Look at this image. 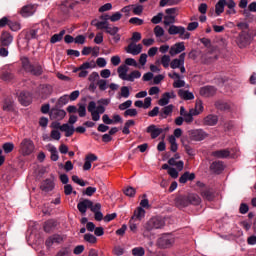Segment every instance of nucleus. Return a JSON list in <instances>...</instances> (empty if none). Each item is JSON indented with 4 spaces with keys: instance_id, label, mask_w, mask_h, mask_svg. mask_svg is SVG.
I'll use <instances>...</instances> for the list:
<instances>
[{
    "instance_id": "nucleus-1",
    "label": "nucleus",
    "mask_w": 256,
    "mask_h": 256,
    "mask_svg": "<svg viewBox=\"0 0 256 256\" xmlns=\"http://www.w3.org/2000/svg\"><path fill=\"white\" fill-rule=\"evenodd\" d=\"M203 111H205V107L203 106V101L201 100H196L195 107L189 109L188 112L185 109V106L180 107V115L182 117H185V123H187V125H191V123H193V121L195 120V118L193 117L201 115Z\"/></svg>"
},
{
    "instance_id": "nucleus-2",
    "label": "nucleus",
    "mask_w": 256,
    "mask_h": 256,
    "mask_svg": "<svg viewBox=\"0 0 256 256\" xmlns=\"http://www.w3.org/2000/svg\"><path fill=\"white\" fill-rule=\"evenodd\" d=\"M91 25L96 27V29L98 30L104 29L105 32L108 33V35H115L116 33H119V27H111V25H109V19H94L91 21Z\"/></svg>"
},
{
    "instance_id": "nucleus-3",
    "label": "nucleus",
    "mask_w": 256,
    "mask_h": 256,
    "mask_svg": "<svg viewBox=\"0 0 256 256\" xmlns=\"http://www.w3.org/2000/svg\"><path fill=\"white\" fill-rule=\"evenodd\" d=\"M19 153L22 157H29L35 153V143L29 138H24L19 145Z\"/></svg>"
},
{
    "instance_id": "nucleus-4",
    "label": "nucleus",
    "mask_w": 256,
    "mask_h": 256,
    "mask_svg": "<svg viewBox=\"0 0 256 256\" xmlns=\"http://www.w3.org/2000/svg\"><path fill=\"white\" fill-rule=\"evenodd\" d=\"M168 33L170 35H179L182 40L191 38V33H189L184 26H177L175 24L169 26Z\"/></svg>"
},
{
    "instance_id": "nucleus-5",
    "label": "nucleus",
    "mask_w": 256,
    "mask_h": 256,
    "mask_svg": "<svg viewBox=\"0 0 256 256\" xmlns=\"http://www.w3.org/2000/svg\"><path fill=\"white\" fill-rule=\"evenodd\" d=\"M88 112L91 113L94 121H99V119H101V115L105 113V107L103 105L97 106L95 101H91L88 104Z\"/></svg>"
},
{
    "instance_id": "nucleus-6",
    "label": "nucleus",
    "mask_w": 256,
    "mask_h": 256,
    "mask_svg": "<svg viewBox=\"0 0 256 256\" xmlns=\"http://www.w3.org/2000/svg\"><path fill=\"white\" fill-rule=\"evenodd\" d=\"M157 245L160 249H170L172 245H175V237L171 234H164L158 239Z\"/></svg>"
},
{
    "instance_id": "nucleus-7",
    "label": "nucleus",
    "mask_w": 256,
    "mask_h": 256,
    "mask_svg": "<svg viewBox=\"0 0 256 256\" xmlns=\"http://www.w3.org/2000/svg\"><path fill=\"white\" fill-rule=\"evenodd\" d=\"M162 227H165V221L160 217H153L144 225V229L146 231H153V229H162Z\"/></svg>"
},
{
    "instance_id": "nucleus-8",
    "label": "nucleus",
    "mask_w": 256,
    "mask_h": 256,
    "mask_svg": "<svg viewBox=\"0 0 256 256\" xmlns=\"http://www.w3.org/2000/svg\"><path fill=\"white\" fill-rule=\"evenodd\" d=\"M187 54L185 52L181 53L178 58L173 59L170 62L171 69H180L181 73H185V57Z\"/></svg>"
},
{
    "instance_id": "nucleus-9",
    "label": "nucleus",
    "mask_w": 256,
    "mask_h": 256,
    "mask_svg": "<svg viewBox=\"0 0 256 256\" xmlns=\"http://www.w3.org/2000/svg\"><path fill=\"white\" fill-rule=\"evenodd\" d=\"M236 43L240 49L247 47L251 43V34L247 31H242L237 37Z\"/></svg>"
},
{
    "instance_id": "nucleus-10",
    "label": "nucleus",
    "mask_w": 256,
    "mask_h": 256,
    "mask_svg": "<svg viewBox=\"0 0 256 256\" xmlns=\"http://www.w3.org/2000/svg\"><path fill=\"white\" fill-rule=\"evenodd\" d=\"M188 135L192 141H203V139H207L209 136L203 129L189 130Z\"/></svg>"
},
{
    "instance_id": "nucleus-11",
    "label": "nucleus",
    "mask_w": 256,
    "mask_h": 256,
    "mask_svg": "<svg viewBox=\"0 0 256 256\" xmlns=\"http://www.w3.org/2000/svg\"><path fill=\"white\" fill-rule=\"evenodd\" d=\"M95 67H97V65L94 61L84 62L82 65L79 66L80 72L78 73V77H80L81 79H85V77L89 75V71H87V69H95Z\"/></svg>"
},
{
    "instance_id": "nucleus-12",
    "label": "nucleus",
    "mask_w": 256,
    "mask_h": 256,
    "mask_svg": "<svg viewBox=\"0 0 256 256\" xmlns=\"http://www.w3.org/2000/svg\"><path fill=\"white\" fill-rule=\"evenodd\" d=\"M175 97H177V95H175V92H165L164 94H162L161 99L158 101V105H160V107H165L169 105V101H171V99H175Z\"/></svg>"
},
{
    "instance_id": "nucleus-13",
    "label": "nucleus",
    "mask_w": 256,
    "mask_h": 256,
    "mask_svg": "<svg viewBox=\"0 0 256 256\" xmlns=\"http://www.w3.org/2000/svg\"><path fill=\"white\" fill-rule=\"evenodd\" d=\"M65 115H67V112L63 109L59 108H52L50 110V118L55 119L56 121H61L62 119H65Z\"/></svg>"
},
{
    "instance_id": "nucleus-14",
    "label": "nucleus",
    "mask_w": 256,
    "mask_h": 256,
    "mask_svg": "<svg viewBox=\"0 0 256 256\" xmlns=\"http://www.w3.org/2000/svg\"><path fill=\"white\" fill-rule=\"evenodd\" d=\"M146 133L150 134L151 139H157V137L163 133V128H159L157 125L151 124L146 128Z\"/></svg>"
},
{
    "instance_id": "nucleus-15",
    "label": "nucleus",
    "mask_w": 256,
    "mask_h": 256,
    "mask_svg": "<svg viewBox=\"0 0 256 256\" xmlns=\"http://www.w3.org/2000/svg\"><path fill=\"white\" fill-rule=\"evenodd\" d=\"M183 51H185V42H178L170 47L169 55L175 57V55H179V53H183Z\"/></svg>"
},
{
    "instance_id": "nucleus-16",
    "label": "nucleus",
    "mask_w": 256,
    "mask_h": 256,
    "mask_svg": "<svg viewBox=\"0 0 256 256\" xmlns=\"http://www.w3.org/2000/svg\"><path fill=\"white\" fill-rule=\"evenodd\" d=\"M13 43V35L9 32H2L0 36V47H9Z\"/></svg>"
},
{
    "instance_id": "nucleus-17",
    "label": "nucleus",
    "mask_w": 256,
    "mask_h": 256,
    "mask_svg": "<svg viewBox=\"0 0 256 256\" xmlns=\"http://www.w3.org/2000/svg\"><path fill=\"white\" fill-rule=\"evenodd\" d=\"M143 51V45L142 44H135L130 43L126 48V53H129L130 55H139Z\"/></svg>"
},
{
    "instance_id": "nucleus-18",
    "label": "nucleus",
    "mask_w": 256,
    "mask_h": 256,
    "mask_svg": "<svg viewBox=\"0 0 256 256\" xmlns=\"http://www.w3.org/2000/svg\"><path fill=\"white\" fill-rule=\"evenodd\" d=\"M219 123V116L215 114H209L203 119V125H206L208 127H215Z\"/></svg>"
},
{
    "instance_id": "nucleus-19",
    "label": "nucleus",
    "mask_w": 256,
    "mask_h": 256,
    "mask_svg": "<svg viewBox=\"0 0 256 256\" xmlns=\"http://www.w3.org/2000/svg\"><path fill=\"white\" fill-rule=\"evenodd\" d=\"M217 93V89L213 86H204L200 89L202 97H213Z\"/></svg>"
},
{
    "instance_id": "nucleus-20",
    "label": "nucleus",
    "mask_w": 256,
    "mask_h": 256,
    "mask_svg": "<svg viewBox=\"0 0 256 256\" xmlns=\"http://www.w3.org/2000/svg\"><path fill=\"white\" fill-rule=\"evenodd\" d=\"M18 101L21 105H24V107H28V105H31V94L29 92H21Z\"/></svg>"
},
{
    "instance_id": "nucleus-21",
    "label": "nucleus",
    "mask_w": 256,
    "mask_h": 256,
    "mask_svg": "<svg viewBox=\"0 0 256 256\" xmlns=\"http://www.w3.org/2000/svg\"><path fill=\"white\" fill-rule=\"evenodd\" d=\"M97 155L90 153L85 157V163L83 165L84 171H89L91 169L93 161H97Z\"/></svg>"
},
{
    "instance_id": "nucleus-22",
    "label": "nucleus",
    "mask_w": 256,
    "mask_h": 256,
    "mask_svg": "<svg viewBox=\"0 0 256 256\" xmlns=\"http://www.w3.org/2000/svg\"><path fill=\"white\" fill-rule=\"evenodd\" d=\"M91 205H92V201L89 199H85L78 203L77 209H78V211H80V213L82 215H85V213H87V209H89V207H91Z\"/></svg>"
},
{
    "instance_id": "nucleus-23",
    "label": "nucleus",
    "mask_w": 256,
    "mask_h": 256,
    "mask_svg": "<svg viewBox=\"0 0 256 256\" xmlns=\"http://www.w3.org/2000/svg\"><path fill=\"white\" fill-rule=\"evenodd\" d=\"M123 14L121 12H115L112 15L105 14L100 16V19H108L111 23H117V21H121Z\"/></svg>"
},
{
    "instance_id": "nucleus-24",
    "label": "nucleus",
    "mask_w": 256,
    "mask_h": 256,
    "mask_svg": "<svg viewBox=\"0 0 256 256\" xmlns=\"http://www.w3.org/2000/svg\"><path fill=\"white\" fill-rule=\"evenodd\" d=\"M35 11H37V7L35 5H26L21 10L22 17H31V15L35 14Z\"/></svg>"
},
{
    "instance_id": "nucleus-25",
    "label": "nucleus",
    "mask_w": 256,
    "mask_h": 256,
    "mask_svg": "<svg viewBox=\"0 0 256 256\" xmlns=\"http://www.w3.org/2000/svg\"><path fill=\"white\" fill-rule=\"evenodd\" d=\"M228 0H219L215 5V13L219 17L225 12V7H227Z\"/></svg>"
},
{
    "instance_id": "nucleus-26",
    "label": "nucleus",
    "mask_w": 256,
    "mask_h": 256,
    "mask_svg": "<svg viewBox=\"0 0 256 256\" xmlns=\"http://www.w3.org/2000/svg\"><path fill=\"white\" fill-rule=\"evenodd\" d=\"M210 169L213 171V173L219 175L224 171L225 165H223V162L221 161H215L210 165Z\"/></svg>"
},
{
    "instance_id": "nucleus-27",
    "label": "nucleus",
    "mask_w": 256,
    "mask_h": 256,
    "mask_svg": "<svg viewBox=\"0 0 256 256\" xmlns=\"http://www.w3.org/2000/svg\"><path fill=\"white\" fill-rule=\"evenodd\" d=\"M172 114H173V104H170L161 109L159 113V117L160 119H167Z\"/></svg>"
},
{
    "instance_id": "nucleus-28",
    "label": "nucleus",
    "mask_w": 256,
    "mask_h": 256,
    "mask_svg": "<svg viewBox=\"0 0 256 256\" xmlns=\"http://www.w3.org/2000/svg\"><path fill=\"white\" fill-rule=\"evenodd\" d=\"M176 205L180 209H183L184 207H189V205H191L190 200H189V195L181 196V197L177 198Z\"/></svg>"
},
{
    "instance_id": "nucleus-29",
    "label": "nucleus",
    "mask_w": 256,
    "mask_h": 256,
    "mask_svg": "<svg viewBox=\"0 0 256 256\" xmlns=\"http://www.w3.org/2000/svg\"><path fill=\"white\" fill-rule=\"evenodd\" d=\"M178 95L184 101H193V99H195V95L193 94V92H189L188 90H184V89H180L178 91Z\"/></svg>"
},
{
    "instance_id": "nucleus-30",
    "label": "nucleus",
    "mask_w": 256,
    "mask_h": 256,
    "mask_svg": "<svg viewBox=\"0 0 256 256\" xmlns=\"http://www.w3.org/2000/svg\"><path fill=\"white\" fill-rule=\"evenodd\" d=\"M46 149L49 151V153H51V161H59V153L57 152V147H55L53 144H48L46 145Z\"/></svg>"
},
{
    "instance_id": "nucleus-31",
    "label": "nucleus",
    "mask_w": 256,
    "mask_h": 256,
    "mask_svg": "<svg viewBox=\"0 0 256 256\" xmlns=\"http://www.w3.org/2000/svg\"><path fill=\"white\" fill-rule=\"evenodd\" d=\"M129 71V67H127V65L123 64L120 65L117 69V73L120 79H122V81H126L127 77L129 74H127Z\"/></svg>"
},
{
    "instance_id": "nucleus-32",
    "label": "nucleus",
    "mask_w": 256,
    "mask_h": 256,
    "mask_svg": "<svg viewBox=\"0 0 256 256\" xmlns=\"http://www.w3.org/2000/svg\"><path fill=\"white\" fill-rule=\"evenodd\" d=\"M229 155H231L229 149L217 150L212 153V156L216 157V159H227Z\"/></svg>"
},
{
    "instance_id": "nucleus-33",
    "label": "nucleus",
    "mask_w": 256,
    "mask_h": 256,
    "mask_svg": "<svg viewBox=\"0 0 256 256\" xmlns=\"http://www.w3.org/2000/svg\"><path fill=\"white\" fill-rule=\"evenodd\" d=\"M60 131L65 133V137H71V135L75 133V128L69 124H63L62 127H60Z\"/></svg>"
},
{
    "instance_id": "nucleus-34",
    "label": "nucleus",
    "mask_w": 256,
    "mask_h": 256,
    "mask_svg": "<svg viewBox=\"0 0 256 256\" xmlns=\"http://www.w3.org/2000/svg\"><path fill=\"white\" fill-rule=\"evenodd\" d=\"M195 179V173L185 172L179 178V183L185 184L187 181H193Z\"/></svg>"
},
{
    "instance_id": "nucleus-35",
    "label": "nucleus",
    "mask_w": 256,
    "mask_h": 256,
    "mask_svg": "<svg viewBox=\"0 0 256 256\" xmlns=\"http://www.w3.org/2000/svg\"><path fill=\"white\" fill-rule=\"evenodd\" d=\"M226 7H228V10L226 11L227 15L237 14V10H235V7H237V3H235V0H228Z\"/></svg>"
},
{
    "instance_id": "nucleus-36",
    "label": "nucleus",
    "mask_w": 256,
    "mask_h": 256,
    "mask_svg": "<svg viewBox=\"0 0 256 256\" xmlns=\"http://www.w3.org/2000/svg\"><path fill=\"white\" fill-rule=\"evenodd\" d=\"M145 213H146L145 209L141 207H137L131 219H136L137 221H141V219L145 217Z\"/></svg>"
},
{
    "instance_id": "nucleus-37",
    "label": "nucleus",
    "mask_w": 256,
    "mask_h": 256,
    "mask_svg": "<svg viewBox=\"0 0 256 256\" xmlns=\"http://www.w3.org/2000/svg\"><path fill=\"white\" fill-rule=\"evenodd\" d=\"M55 187V184L50 179H47L44 181V183L41 185L42 191H45L46 193H49V191H53Z\"/></svg>"
},
{
    "instance_id": "nucleus-38",
    "label": "nucleus",
    "mask_w": 256,
    "mask_h": 256,
    "mask_svg": "<svg viewBox=\"0 0 256 256\" xmlns=\"http://www.w3.org/2000/svg\"><path fill=\"white\" fill-rule=\"evenodd\" d=\"M55 227H57V221L55 220H48L44 223V231L46 233H51Z\"/></svg>"
},
{
    "instance_id": "nucleus-39",
    "label": "nucleus",
    "mask_w": 256,
    "mask_h": 256,
    "mask_svg": "<svg viewBox=\"0 0 256 256\" xmlns=\"http://www.w3.org/2000/svg\"><path fill=\"white\" fill-rule=\"evenodd\" d=\"M39 35H43L42 32H40L39 28H33L30 29L27 33H26V37L28 39H37L39 37Z\"/></svg>"
},
{
    "instance_id": "nucleus-40",
    "label": "nucleus",
    "mask_w": 256,
    "mask_h": 256,
    "mask_svg": "<svg viewBox=\"0 0 256 256\" xmlns=\"http://www.w3.org/2000/svg\"><path fill=\"white\" fill-rule=\"evenodd\" d=\"M251 13H256V2H252L248 5V9L242 11L244 17H250Z\"/></svg>"
},
{
    "instance_id": "nucleus-41",
    "label": "nucleus",
    "mask_w": 256,
    "mask_h": 256,
    "mask_svg": "<svg viewBox=\"0 0 256 256\" xmlns=\"http://www.w3.org/2000/svg\"><path fill=\"white\" fill-rule=\"evenodd\" d=\"M215 107L220 111H229V109H231V104L218 100L215 102Z\"/></svg>"
},
{
    "instance_id": "nucleus-42",
    "label": "nucleus",
    "mask_w": 256,
    "mask_h": 256,
    "mask_svg": "<svg viewBox=\"0 0 256 256\" xmlns=\"http://www.w3.org/2000/svg\"><path fill=\"white\" fill-rule=\"evenodd\" d=\"M176 21H177V18H175V16L166 14L164 16L163 24L165 25V27H171V25H175Z\"/></svg>"
},
{
    "instance_id": "nucleus-43",
    "label": "nucleus",
    "mask_w": 256,
    "mask_h": 256,
    "mask_svg": "<svg viewBox=\"0 0 256 256\" xmlns=\"http://www.w3.org/2000/svg\"><path fill=\"white\" fill-rule=\"evenodd\" d=\"M168 141L170 143V151H172V153H177V149H179L177 138H175V136H169Z\"/></svg>"
},
{
    "instance_id": "nucleus-44",
    "label": "nucleus",
    "mask_w": 256,
    "mask_h": 256,
    "mask_svg": "<svg viewBox=\"0 0 256 256\" xmlns=\"http://www.w3.org/2000/svg\"><path fill=\"white\" fill-rule=\"evenodd\" d=\"M190 205H201V197L197 194H189L188 195Z\"/></svg>"
},
{
    "instance_id": "nucleus-45",
    "label": "nucleus",
    "mask_w": 256,
    "mask_h": 256,
    "mask_svg": "<svg viewBox=\"0 0 256 256\" xmlns=\"http://www.w3.org/2000/svg\"><path fill=\"white\" fill-rule=\"evenodd\" d=\"M64 35H65V30L60 31L58 34H54L50 39V43L52 44L59 43V41H62Z\"/></svg>"
},
{
    "instance_id": "nucleus-46",
    "label": "nucleus",
    "mask_w": 256,
    "mask_h": 256,
    "mask_svg": "<svg viewBox=\"0 0 256 256\" xmlns=\"http://www.w3.org/2000/svg\"><path fill=\"white\" fill-rule=\"evenodd\" d=\"M2 109L3 111H13V100L11 98L5 99Z\"/></svg>"
},
{
    "instance_id": "nucleus-47",
    "label": "nucleus",
    "mask_w": 256,
    "mask_h": 256,
    "mask_svg": "<svg viewBox=\"0 0 256 256\" xmlns=\"http://www.w3.org/2000/svg\"><path fill=\"white\" fill-rule=\"evenodd\" d=\"M135 79H141V73L138 70L132 71L128 76L126 77V81L133 82Z\"/></svg>"
},
{
    "instance_id": "nucleus-48",
    "label": "nucleus",
    "mask_w": 256,
    "mask_h": 256,
    "mask_svg": "<svg viewBox=\"0 0 256 256\" xmlns=\"http://www.w3.org/2000/svg\"><path fill=\"white\" fill-rule=\"evenodd\" d=\"M28 73H32V75H43V67L41 65H32V68H30Z\"/></svg>"
},
{
    "instance_id": "nucleus-49",
    "label": "nucleus",
    "mask_w": 256,
    "mask_h": 256,
    "mask_svg": "<svg viewBox=\"0 0 256 256\" xmlns=\"http://www.w3.org/2000/svg\"><path fill=\"white\" fill-rule=\"evenodd\" d=\"M154 35L157 39H161L165 35V29L159 25L155 26Z\"/></svg>"
},
{
    "instance_id": "nucleus-50",
    "label": "nucleus",
    "mask_w": 256,
    "mask_h": 256,
    "mask_svg": "<svg viewBox=\"0 0 256 256\" xmlns=\"http://www.w3.org/2000/svg\"><path fill=\"white\" fill-rule=\"evenodd\" d=\"M161 64L165 69H168L169 65H171V56L163 55L161 57Z\"/></svg>"
},
{
    "instance_id": "nucleus-51",
    "label": "nucleus",
    "mask_w": 256,
    "mask_h": 256,
    "mask_svg": "<svg viewBox=\"0 0 256 256\" xmlns=\"http://www.w3.org/2000/svg\"><path fill=\"white\" fill-rule=\"evenodd\" d=\"M2 149H3L4 153H6V154L11 153L13 151V149H15V144H13L11 142H6L3 144Z\"/></svg>"
},
{
    "instance_id": "nucleus-52",
    "label": "nucleus",
    "mask_w": 256,
    "mask_h": 256,
    "mask_svg": "<svg viewBox=\"0 0 256 256\" xmlns=\"http://www.w3.org/2000/svg\"><path fill=\"white\" fill-rule=\"evenodd\" d=\"M84 241H86V243L95 244L97 243V237L91 233H87L84 235Z\"/></svg>"
},
{
    "instance_id": "nucleus-53",
    "label": "nucleus",
    "mask_w": 256,
    "mask_h": 256,
    "mask_svg": "<svg viewBox=\"0 0 256 256\" xmlns=\"http://www.w3.org/2000/svg\"><path fill=\"white\" fill-rule=\"evenodd\" d=\"M133 256H143L145 255V248L143 247H135L132 249Z\"/></svg>"
},
{
    "instance_id": "nucleus-54",
    "label": "nucleus",
    "mask_w": 256,
    "mask_h": 256,
    "mask_svg": "<svg viewBox=\"0 0 256 256\" xmlns=\"http://www.w3.org/2000/svg\"><path fill=\"white\" fill-rule=\"evenodd\" d=\"M95 193H97V188L89 186L83 192V195H87V197H93V195H95Z\"/></svg>"
},
{
    "instance_id": "nucleus-55",
    "label": "nucleus",
    "mask_w": 256,
    "mask_h": 256,
    "mask_svg": "<svg viewBox=\"0 0 256 256\" xmlns=\"http://www.w3.org/2000/svg\"><path fill=\"white\" fill-rule=\"evenodd\" d=\"M133 105V101L131 100H127L124 103L120 104L118 106V109H120V111H127L129 109V107H131Z\"/></svg>"
},
{
    "instance_id": "nucleus-56",
    "label": "nucleus",
    "mask_w": 256,
    "mask_h": 256,
    "mask_svg": "<svg viewBox=\"0 0 256 256\" xmlns=\"http://www.w3.org/2000/svg\"><path fill=\"white\" fill-rule=\"evenodd\" d=\"M161 21H163V12L158 13L151 19V23H153L154 25H159Z\"/></svg>"
},
{
    "instance_id": "nucleus-57",
    "label": "nucleus",
    "mask_w": 256,
    "mask_h": 256,
    "mask_svg": "<svg viewBox=\"0 0 256 256\" xmlns=\"http://www.w3.org/2000/svg\"><path fill=\"white\" fill-rule=\"evenodd\" d=\"M202 197H204V199H207V201H213V192H211V190H204L201 193Z\"/></svg>"
},
{
    "instance_id": "nucleus-58",
    "label": "nucleus",
    "mask_w": 256,
    "mask_h": 256,
    "mask_svg": "<svg viewBox=\"0 0 256 256\" xmlns=\"http://www.w3.org/2000/svg\"><path fill=\"white\" fill-rule=\"evenodd\" d=\"M22 67H23V69H25V71H28V73H29V71L33 67V65H31V63H29V58H22Z\"/></svg>"
},
{
    "instance_id": "nucleus-59",
    "label": "nucleus",
    "mask_w": 256,
    "mask_h": 256,
    "mask_svg": "<svg viewBox=\"0 0 256 256\" xmlns=\"http://www.w3.org/2000/svg\"><path fill=\"white\" fill-rule=\"evenodd\" d=\"M174 89H181V87H185V80L181 78H177L173 83Z\"/></svg>"
},
{
    "instance_id": "nucleus-60",
    "label": "nucleus",
    "mask_w": 256,
    "mask_h": 256,
    "mask_svg": "<svg viewBox=\"0 0 256 256\" xmlns=\"http://www.w3.org/2000/svg\"><path fill=\"white\" fill-rule=\"evenodd\" d=\"M124 65H126V67H127V65L129 67H139V64L137 63V60H135L134 58H126Z\"/></svg>"
},
{
    "instance_id": "nucleus-61",
    "label": "nucleus",
    "mask_w": 256,
    "mask_h": 256,
    "mask_svg": "<svg viewBox=\"0 0 256 256\" xmlns=\"http://www.w3.org/2000/svg\"><path fill=\"white\" fill-rule=\"evenodd\" d=\"M50 137L54 141H59L61 139V132H59V130L54 129L51 131Z\"/></svg>"
},
{
    "instance_id": "nucleus-62",
    "label": "nucleus",
    "mask_w": 256,
    "mask_h": 256,
    "mask_svg": "<svg viewBox=\"0 0 256 256\" xmlns=\"http://www.w3.org/2000/svg\"><path fill=\"white\" fill-rule=\"evenodd\" d=\"M110 62L114 67L121 65V57L119 55L112 56Z\"/></svg>"
},
{
    "instance_id": "nucleus-63",
    "label": "nucleus",
    "mask_w": 256,
    "mask_h": 256,
    "mask_svg": "<svg viewBox=\"0 0 256 256\" xmlns=\"http://www.w3.org/2000/svg\"><path fill=\"white\" fill-rule=\"evenodd\" d=\"M137 193V190L133 187H128L124 190V194L127 195V197H135V194Z\"/></svg>"
},
{
    "instance_id": "nucleus-64",
    "label": "nucleus",
    "mask_w": 256,
    "mask_h": 256,
    "mask_svg": "<svg viewBox=\"0 0 256 256\" xmlns=\"http://www.w3.org/2000/svg\"><path fill=\"white\" fill-rule=\"evenodd\" d=\"M97 85H98L100 91H106V89H107V80L101 79L97 82Z\"/></svg>"
}]
</instances>
